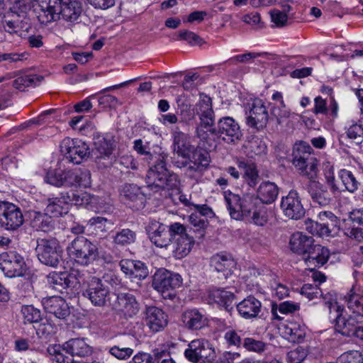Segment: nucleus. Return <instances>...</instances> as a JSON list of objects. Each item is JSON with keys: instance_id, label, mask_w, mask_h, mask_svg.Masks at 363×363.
<instances>
[{"instance_id": "423d86ee", "label": "nucleus", "mask_w": 363, "mask_h": 363, "mask_svg": "<svg viewBox=\"0 0 363 363\" xmlns=\"http://www.w3.org/2000/svg\"><path fill=\"white\" fill-rule=\"evenodd\" d=\"M184 356L192 363L211 362L216 358V352L209 341L199 338L189 343Z\"/></svg>"}, {"instance_id": "473e14b6", "label": "nucleus", "mask_w": 363, "mask_h": 363, "mask_svg": "<svg viewBox=\"0 0 363 363\" xmlns=\"http://www.w3.org/2000/svg\"><path fill=\"white\" fill-rule=\"evenodd\" d=\"M173 146L175 155L184 157H189L194 148L189 136L182 131H175L173 133Z\"/></svg>"}, {"instance_id": "4c0bfd02", "label": "nucleus", "mask_w": 363, "mask_h": 363, "mask_svg": "<svg viewBox=\"0 0 363 363\" xmlns=\"http://www.w3.org/2000/svg\"><path fill=\"white\" fill-rule=\"evenodd\" d=\"M62 350L72 357H86L91 353V347L84 339L74 338L69 340L63 345Z\"/></svg>"}, {"instance_id": "a878e982", "label": "nucleus", "mask_w": 363, "mask_h": 363, "mask_svg": "<svg viewBox=\"0 0 363 363\" xmlns=\"http://www.w3.org/2000/svg\"><path fill=\"white\" fill-rule=\"evenodd\" d=\"M182 321L184 326L190 330H201L208 324L207 317L197 309L184 311L182 315Z\"/></svg>"}, {"instance_id": "bb28decb", "label": "nucleus", "mask_w": 363, "mask_h": 363, "mask_svg": "<svg viewBox=\"0 0 363 363\" xmlns=\"http://www.w3.org/2000/svg\"><path fill=\"white\" fill-rule=\"evenodd\" d=\"M91 184V174L89 171L74 169L65 170L63 186L87 187Z\"/></svg>"}, {"instance_id": "5fc2aeb1", "label": "nucleus", "mask_w": 363, "mask_h": 363, "mask_svg": "<svg viewBox=\"0 0 363 363\" xmlns=\"http://www.w3.org/2000/svg\"><path fill=\"white\" fill-rule=\"evenodd\" d=\"M338 363H363V357L357 350H351L342 354L337 359Z\"/></svg>"}, {"instance_id": "6ab92c4d", "label": "nucleus", "mask_w": 363, "mask_h": 363, "mask_svg": "<svg viewBox=\"0 0 363 363\" xmlns=\"http://www.w3.org/2000/svg\"><path fill=\"white\" fill-rule=\"evenodd\" d=\"M135 342L134 336L125 335L116 345L108 347V353L117 359L127 360L133 354Z\"/></svg>"}, {"instance_id": "9d476101", "label": "nucleus", "mask_w": 363, "mask_h": 363, "mask_svg": "<svg viewBox=\"0 0 363 363\" xmlns=\"http://www.w3.org/2000/svg\"><path fill=\"white\" fill-rule=\"evenodd\" d=\"M60 148L67 160L77 164L86 160L90 154L89 149L85 143L69 138L62 140Z\"/></svg>"}, {"instance_id": "052dcab7", "label": "nucleus", "mask_w": 363, "mask_h": 363, "mask_svg": "<svg viewBox=\"0 0 363 363\" xmlns=\"http://www.w3.org/2000/svg\"><path fill=\"white\" fill-rule=\"evenodd\" d=\"M64 171L50 170L48 172L45 181L56 186H63Z\"/></svg>"}, {"instance_id": "774afa93", "label": "nucleus", "mask_w": 363, "mask_h": 363, "mask_svg": "<svg viewBox=\"0 0 363 363\" xmlns=\"http://www.w3.org/2000/svg\"><path fill=\"white\" fill-rule=\"evenodd\" d=\"M152 363H164L172 359L170 352L167 350L156 349L153 351Z\"/></svg>"}, {"instance_id": "f257e3e1", "label": "nucleus", "mask_w": 363, "mask_h": 363, "mask_svg": "<svg viewBox=\"0 0 363 363\" xmlns=\"http://www.w3.org/2000/svg\"><path fill=\"white\" fill-rule=\"evenodd\" d=\"M133 148L138 153L146 155L150 164L152 162V166L146 176V184L150 190L157 192L164 189H179L180 182L178 176L171 173L167 169L164 156L152 155L150 152L148 144H144L141 139L134 141Z\"/></svg>"}, {"instance_id": "09e8293b", "label": "nucleus", "mask_w": 363, "mask_h": 363, "mask_svg": "<svg viewBox=\"0 0 363 363\" xmlns=\"http://www.w3.org/2000/svg\"><path fill=\"white\" fill-rule=\"evenodd\" d=\"M338 176L348 191L354 193L357 190L360 183L352 172L343 169L339 172Z\"/></svg>"}, {"instance_id": "3c124183", "label": "nucleus", "mask_w": 363, "mask_h": 363, "mask_svg": "<svg viewBox=\"0 0 363 363\" xmlns=\"http://www.w3.org/2000/svg\"><path fill=\"white\" fill-rule=\"evenodd\" d=\"M21 311L24 323H38L42 320L40 311L33 306H23Z\"/></svg>"}, {"instance_id": "c85d7f7f", "label": "nucleus", "mask_w": 363, "mask_h": 363, "mask_svg": "<svg viewBox=\"0 0 363 363\" xmlns=\"http://www.w3.org/2000/svg\"><path fill=\"white\" fill-rule=\"evenodd\" d=\"M240 316L245 319H252L259 316L262 310L261 302L252 296H249L236 305Z\"/></svg>"}, {"instance_id": "1a4fd4ad", "label": "nucleus", "mask_w": 363, "mask_h": 363, "mask_svg": "<svg viewBox=\"0 0 363 363\" xmlns=\"http://www.w3.org/2000/svg\"><path fill=\"white\" fill-rule=\"evenodd\" d=\"M36 250L38 259L45 265L56 267L62 260V250L55 238L41 240Z\"/></svg>"}, {"instance_id": "2f4dec72", "label": "nucleus", "mask_w": 363, "mask_h": 363, "mask_svg": "<svg viewBox=\"0 0 363 363\" xmlns=\"http://www.w3.org/2000/svg\"><path fill=\"white\" fill-rule=\"evenodd\" d=\"M361 321L352 313L348 318L345 317L342 313H339L335 318V328L337 332L342 335L350 337L353 335L357 325Z\"/></svg>"}, {"instance_id": "20e7f679", "label": "nucleus", "mask_w": 363, "mask_h": 363, "mask_svg": "<svg viewBox=\"0 0 363 363\" xmlns=\"http://www.w3.org/2000/svg\"><path fill=\"white\" fill-rule=\"evenodd\" d=\"M182 284V278L179 274L167 270H160L154 275L152 286L164 298L173 299L176 296L175 290L179 288Z\"/></svg>"}, {"instance_id": "de8ad7c7", "label": "nucleus", "mask_w": 363, "mask_h": 363, "mask_svg": "<svg viewBox=\"0 0 363 363\" xmlns=\"http://www.w3.org/2000/svg\"><path fill=\"white\" fill-rule=\"evenodd\" d=\"M10 3V13L21 14L30 17L31 9L33 6V0H9Z\"/></svg>"}, {"instance_id": "4d7b16f0", "label": "nucleus", "mask_w": 363, "mask_h": 363, "mask_svg": "<svg viewBox=\"0 0 363 363\" xmlns=\"http://www.w3.org/2000/svg\"><path fill=\"white\" fill-rule=\"evenodd\" d=\"M346 134L356 144H360L363 141V128L361 125L354 123L350 125L347 130Z\"/></svg>"}, {"instance_id": "4be33fe9", "label": "nucleus", "mask_w": 363, "mask_h": 363, "mask_svg": "<svg viewBox=\"0 0 363 363\" xmlns=\"http://www.w3.org/2000/svg\"><path fill=\"white\" fill-rule=\"evenodd\" d=\"M2 24L5 31L10 34L28 31L31 27L30 17L9 13L7 16H5Z\"/></svg>"}, {"instance_id": "6e6552de", "label": "nucleus", "mask_w": 363, "mask_h": 363, "mask_svg": "<svg viewBox=\"0 0 363 363\" xmlns=\"http://www.w3.org/2000/svg\"><path fill=\"white\" fill-rule=\"evenodd\" d=\"M0 270L9 278L23 277L26 271L23 257L16 251L0 254Z\"/></svg>"}, {"instance_id": "39448f33", "label": "nucleus", "mask_w": 363, "mask_h": 363, "mask_svg": "<svg viewBox=\"0 0 363 363\" xmlns=\"http://www.w3.org/2000/svg\"><path fill=\"white\" fill-rule=\"evenodd\" d=\"M209 132L228 144H235L241 140L242 133L239 123L232 117L220 118L217 125L210 127Z\"/></svg>"}, {"instance_id": "a211bd4d", "label": "nucleus", "mask_w": 363, "mask_h": 363, "mask_svg": "<svg viewBox=\"0 0 363 363\" xmlns=\"http://www.w3.org/2000/svg\"><path fill=\"white\" fill-rule=\"evenodd\" d=\"M45 311L62 320L70 315V309L65 299L58 296L44 298L42 301Z\"/></svg>"}, {"instance_id": "603ef678", "label": "nucleus", "mask_w": 363, "mask_h": 363, "mask_svg": "<svg viewBox=\"0 0 363 363\" xmlns=\"http://www.w3.org/2000/svg\"><path fill=\"white\" fill-rule=\"evenodd\" d=\"M249 215H250V213ZM273 218L274 216L272 212L268 213L265 210H259L258 211H255L252 217L248 216L247 218H245L244 220L246 221L252 220V221L251 223L256 225L264 226L268 223L269 219Z\"/></svg>"}, {"instance_id": "393cba45", "label": "nucleus", "mask_w": 363, "mask_h": 363, "mask_svg": "<svg viewBox=\"0 0 363 363\" xmlns=\"http://www.w3.org/2000/svg\"><path fill=\"white\" fill-rule=\"evenodd\" d=\"M225 201L232 218L235 220L247 218L250 211L243 204L238 195L232 193L227 194L225 195Z\"/></svg>"}, {"instance_id": "f8f14e48", "label": "nucleus", "mask_w": 363, "mask_h": 363, "mask_svg": "<svg viewBox=\"0 0 363 363\" xmlns=\"http://www.w3.org/2000/svg\"><path fill=\"white\" fill-rule=\"evenodd\" d=\"M37 17L41 24H48L60 18V0H37Z\"/></svg>"}, {"instance_id": "f3484780", "label": "nucleus", "mask_w": 363, "mask_h": 363, "mask_svg": "<svg viewBox=\"0 0 363 363\" xmlns=\"http://www.w3.org/2000/svg\"><path fill=\"white\" fill-rule=\"evenodd\" d=\"M194 108L196 114L199 116L201 126L208 128L214 125V112L211 97L205 94H200L199 100Z\"/></svg>"}, {"instance_id": "e2e57ef3", "label": "nucleus", "mask_w": 363, "mask_h": 363, "mask_svg": "<svg viewBox=\"0 0 363 363\" xmlns=\"http://www.w3.org/2000/svg\"><path fill=\"white\" fill-rule=\"evenodd\" d=\"M271 114L277 119L278 124L280 125L284 119L289 118L291 116V113L284 104V106L280 105L273 106L271 110Z\"/></svg>"}, {"instance_id": "ddd939ff", "label": "nucleus", "mask_w": 363, "mask_h": 363, "mask_svg": "<svg viewBox=\"0 0 363 363\" xmlns=\"http://www.w3.org/2000/svg\"><path fill=\"white\" fill-rule=\"evenodd\" d=\"M269 120V114L262 100L256 99L253 101L247 117V125L257 130L266 127Z\"/></svg>"}, {"instance_id": "4468645a", "label": "nucleus", "mask_w": 363, "mask_h": 363, "mask_svg": "<svg viewBox=\"0 0 363 363\" xmlns=\"http://www.w3.org/2000/svg\"><path fill=\"white\" fill-rule=\"evenodd\" d=\"M281 207L289 219L299 220L305 214L301 199L295 190H291L286 196L282 198Z\"/></svg>"}, {"instance_id": "7c9ffc66", "label": "nucleus", "mask_w": 363, "mask_h": 363, "mask_svg": "<svg viewBox=\"0 0 363 363\" xmlns=\"http://www.w3.org/2000/svg\"><path fill=\"white\" fill-rule=\"evenodd\" d=\"M314 239L312 236L303 234L301 232L294 233L289 241V245L291 251L301 255L302 258L307 254L314 245Z\"/></svg>"}, {"instance_id": "aec40b11", "label": "nucleus", "mask_w": 363, "mask_h": 363, "mask_svg": "<svg viewBox=\"0 0 363 363\" xmlns=\"http://www.w3.org/2000/svg\"><path fill=\"white\" fill-rule=\"evenodd\" d=\"M144 320L146 325L153 333L164 330L168 323L167 315L156 306L146 308Z\"/></svg>"}, {"instance_id": "58836bf2", "label": "nucleus", "mask_w": 363, "mask_h": 363, "mask_svg": "<svg viewBox=\"0 0 363 363\" xmlns=\"http://www.w3.org/2000/svg\"><path fill=\"white\" fill-rule=\"evenodd\" d=\"M311 233L312 234L316 233L320 235L330 237L334 235L332 233L334 231V234L342 233L358 242L363 241V228H320V233H319L318 228H311Z\"/></svg>"}, {"instance_id": "b1692460", "label": "nucleus", "mask_w": 363, "mask_h": 363, "mask_svg": "<svg viewBox=\"0 0 363 363\" xmlns=\"http://www.w3.org/2000/svg\"><path fill=\"white\" fill-rule=\"evenodd\" d=\"M211 266L222 276L227 278L231 275L236 267V262L233 257L226 253H218L211 257Z\"/></svg>"}, {"instance_id": "f03ea898", "label": "nucleus", "mask_w": 363, "mask_h": 363, "mask_svg": "<svg viewBox=\"0 0 363 363\" xmlns=\"http://www.w3.org/2000/svg\"><path fill=\"white\" fill-rule=\"evenodd\" d=\"M69 196L65 194H61L60 196L49 198L45 213L38 211H28L26 213V220L30 221L31 227H48L54 224V217H57L68 211V205L70 203Z\"/></svg>"}, {"instance_id": "ea45409f", "label": "nucleus", "mask_w": 363, "mask_h": 363, "mask_svg": "<svg viewBox=\"0 0 363 363\" xmlns=\"http://www.w3.org/2000/svg\"><path fill=\"white\" fill-rule=\"evenodd\" d=\"M279 189L275 183L264 182L260 184L257 191V198L263 203L269 204L277 198Z\"/></svg>"}, {"instance_id": "49530a36", "label": "nucleus", "mask_w": 363, "mask_h": 363, "mask_svg": "<svg viewBox=\"0 0 363 363\" xmlns=\"http://www.w3.org/2000/svg\"><path fill=\"white\" fill-rule=\"evenodd\" d=\"M189 163L198 164L206 169L211 162L210 154L202 147H194L192 152L189 154Z\"/></svg>"}, {"instance_id": "e433bc0d", "label": "nucleus", "mask_w": 363, "mask_h": 363, "mask_svg": "<svg viewBox=\"0 0 363 363\" xmlns=\"http://www.w3.org/2000/svg\"><path fill=\"white\" fill-rule=\"evenodd\" d=\"M175 231V228H149L147 234L152 243L164 247L172 240Z\"/></svg>"}, {"instance_id": "9b49d317", "label": "nucleus", "mask_w": 363, "mask_h": 363, "mask_svg": "<svg viewBox=\"0 0 363 363\" xmlns=\"http://www.w3.org/2000/svg\"><path fill=\"white\" fill-rule=\"evenodd\" d=\"M109 289L101 279L91 277L87 282L86 288L83 291L82 295L87 298L95 306H104L108 300Z\"/></svg>"}, {"instance_id": "dca6fc26", "label": "nucleus", "mask_w": 363, "mask_h": 363, "mask_svg": "<svg viewBox=\"0 0 363 363\" xmlns=\"http://www.w3.org/2000/svg\"><path fill=\"white\" fill-rule=\"evenodd\" d=\"M172 240L173 255L176 259H182L188 255L194 245L193 236L186 232V228H177Z\"/></svg>"}, {"instance_id": "79ce46f5", "label": "nucleus", "mask_w": 363, "mask_h": 363, "mask_svg": "<svg viewBox=\"0 0 363 363\" xmlns=\"http://www.w3.org/2000/svg\"><path fill=\"white\" fill-rule=\"evenodd\" d=\"M238 167L243 174V178L250 186H255L259 179V174L256 165L251 162L239 160L237 162Z\"/></svg>"}, {"instance_id": "412c9836", "label": "nucleus", "mask_w": 363, "mask_h": 363, "mask_svg": "<svg viewBox=\"0 0 363 363\" xmlns=\"http://www.w3.org/2000/svg\"><path fill=\"white\" fill-rule=\"evenodd\" d=\"M116 310L121 311L125 316L132 318L140 311V303L135 296L130 293H119L114 303Z\"/></svg>"}, {"instance_id": "2eb2a0df", "label": "nucleus", "mask_w": 363, "mask_h": 363, "mask_svg": "<svg viewBox=\"0 0 363 363\" xmlns=\"http://www.w3.org/2000/svg\"><path fill=\"white\" fill-rule=\"evenodd\" d=\"M24 216L16 205L9 202L0 203V225L3 227H21Z\"/></svg>"}, {"instance_id": "864d4df0", "label": "nucleus", "mask_w": 363, "mask_h": 363, "mask_svg": "<svg viewBox=\"0 0 363 363\" xmlns=\"http://www.w3.org/2000/svg\"><path fill=\"white\" fill-rule=\"evenodd\" d=\"M135 240V233L130 228H124L118 233L114 238L116 244L125 245L133 242Z\"/></svg>"}, {"instance_id": "5701e85b", "label": "nucleus", "mask_w": 363, "mask_h": 363, "mask_svg": "<svg viewBox=\"0 0 363 363\" xmlns=\"http://www.w3.org/2000/svg\"><path fill=\"white\" fill-rule=\"evenodd\" d=\"M301 294L309 300H313L318 296H320L323 304L328 308L330 313H331L332 308H337V311L340 308V306H337L336 298L334 294L329 292L323 295L321 290L316 285L305 284L301 289Z\"/></svg>"}, {"instance_id": "8fccbe9b", "label": "nucleus", "mask_w": 363, "mask_h": 363, "mask_svg": "<svg viewBox=\"0 0 363 363\" xmlns=\"http://www.w3.org/2000/svg\"><path fill=\"white\" fill-rule=\"evenodd\" d=\"M40 82V77L36 74H24L14 79L13 86L16 89L24 91L27 87L35 86Z\"/></svg>"}, {"instance_id": "c03bdc74", "label": "nucleus", "mask_w": 363, "mask_h": 363, "mask_svg": "<svg viewBox=\"0 0 363 363\" xmlns=\"http://www.w3.org/2000/svg\"><path fill=\"white\" fill-rule=\"evenodd\" d=\"M48 283L55 291L60 293L63 292V290L70 286V279L67 273H57L53 272L50 274L48 277Z\"/></svg>"}, {"instance_id": "7ed1b4c3", "label": "nucleus", "mask_w": 363, "mask_h": 363, "mask_svg": "<svg viewBox=\"0 0 363 363\" xmlns=\"http://www.w3.org/2000/svg\"><path fill=\"white\" fill-rule=\"evenodd\" d=\"M312 152L310 145L303 141L295 143L292 150V164L300 175L308 179H315L318 172V161Z\"/></svg>"}, {"instance_id": "f704fd0d", "label": "nucleus", "mask_w": 363, "mask_h": 363, "mask_svg": "<svg viewBox=\"0 0 363 363\" xmlns=\"http://www.w3.org/2000/svg\"><path fill=\"white\" fill-rule=\"evenodd\" d=\"M60 17L67 21H74L79 18L82 9L79 0H60Z\"/></svg>"}, {"instance_id": "c9c22d12", "label": "nucleus", "mask_w": 363, "mask_h": 363, "mask_svg": "<svg viewBox=\"0 0 363 363\" xmlns=\"http://www.w3.org/2000/svg\"><path fill=\"white\" fill-rule=\"evenodd\" d=\"M209 299L230 312L233 308L235 295L223 289H215L209 292Z\"/></svg>"}, {"instance_id": "13d9d810", "label": "nucleus", "mask_w": 363, "mask_h": 363, "mask_svg": "<svg viewBox=\"0 0 363 363\" xmlns=\"http://www.w3.org/2000/svg\"><path fill=\"white\" fill-rule=\"evenodd\" d=\"M243 347L248 351L261 353L265 350L266 344L262 341L247 337L243 340Z\"/></svg>"}, {"instance_id": "680f3d73", "label": "nucleus", "mask_w": 363, "mask_h": 363, "mask_svg": "<svg viewBox=\"0 0 363 363\" xmlns=\"http://www.w3.org/2000/svg\"><path fill=\"white\" fill-rule=\"evenodd\" d=\"M307 356V351L303 347H298L287 353L289 363H301Z\"/></svg>"}, {"instance_id": "c756f323", "label": "nucleus", "mask_w": 363, "mask_h": 363, "mask_svg": "<svg viewBox=\"0 0 363 363\" xmlns=\"http://www.w3.org/2000/svg\"><path fill=\"white\" fill-rule=\"evenodd\" d=\"M306 189L313 202L320 206H326L330 202V196L326 187L315 179H309L306 184Z\"/></svg>"}, {"instance_id": "6e6d98bb", "label": "nucleus", "mask_w": 363, "mask_h": 363, "mask_svg": "<svg viewBox=\"0 0 363 363\" xmlns=\"http://www.w3.org/2000/svg\"><path fill=\"white\" fill-rule=\"evenodd\" d=\"M176 40H185L191 45H202L204 43L200 36L189 30L180 31Z\"/></svg>"}, {"instance_id": "72a5a7b5", "label": "nucleus", "mask_w": 363, "mask_h": 363, "mask_svg": "<svg viewBox=\"0 0 363 363\" xmlns=\"http://www.w3.org/2000/svg\"><path fill=\"white\" fill-rule=\"evenodd\" d=\"M279 330L285 339L294 343L302 342L306 335L305 328L295 322L281 325Z\"/></svg>"}, {"instance_id": "0e129e2a", "label": "nucleus", "mask_w": 363, "mask_h": 363, "mask_svg": "<svg viewBox=\"0 0 363 363\" xmlns=\"http://www.w3.org/2000/svg\"><path fill=\"white\" fill-rule=\"evenodd\" d=\"M67 196H69L70 201L69 203H73L77 206H82L87 204L89 201V195L82 191H70L66 193Z\"/></svg>"}, {"instance_id": "cd10ccee", "label": "nucleus", "mask_w": 363, "mask_h": 363, "mask_svg": "<svg viewBox=\"0 0 363 363\" xmlns=\"http://www.w3.org/2000/svg\"><path fill=\"white\" fill-rule=\"evenodd\" d=\"M330 257L328 248L320 245L315 244L308 251L303 259L308 267H319L324 265Z\"/></svg>"}, {"instance_id": "69168bd1", "label": "nucleus", "mask_w": 363, "mask_h": 363, "mask_svg": "<svg viewBox=\"0 0 363 363\" xmlns=\"http://www.w3.org/2000/svg\"><path fill=\"white\" fill-rule=\"evenodd\" d=\"M324 170L326 182L330 186L331 191L334 193L338 191L340 189L335 184L333 166L330 162H327L325 164Z\"/></svg>"}, {"instance_id": "a19ab883", "label": "nucleus", "mask_w": 363, "mask_h": 363, "mask_svg": "<svg viewBox=\"0 0 363 363\" xmlns=\"http://www.w3.org/2000/svg\"><path fill=\"white\" fill-rule=\"evenodd\" d=\"M120 195L125 202H136L140 206L144 201V195L140 188L136 184H125L120 192Z\"/></svg>"}, {"instance_id": "37998d69", "label": "nucleus", "mask_w": 363, "mask_h": 363, "mask_svg": "<svg viewBox=\"0 0 363 363\" xmlns=\"http://www.w3.org/2000/svg\"><path fill=\"white\" fill-rule=\"evenodd\" d=\"M94 144L101 157H109L113 152V140L111 135H98L94 138Z\"/></svg>"}, {"instance_id": "bf43d9fd", "label": "nucleus", "mask_w": 363, "mask_h": 363, "mask_svg": "<svg viewBox=\"0 0 363 363\" xmlns=\"http://www.w3.org/2000/svg\"><path fill=\"white\" fill-rule=\"evenodd\" d=\"M149 272L147 267L141 261L134 262V268L133 269L130 278L138 279L142 280L145 279L148 276Z\"/></svg>"}, {"instance_id": "0eeeda50", "label": "nucleus", "mask_w": 363, "mask_h": 363, "mask_svg": "<svg viewBox=\"0 0 363 363\" xmlns=\"http://www.w3.org/2000/svg\"><path fill=\"white\" fill-rule=\"evenodd\" d=\"M68 250L70 256L82 265H88L96 260L97 247L83 236L75 238Z\"/></svg>"}, {"instance_id": "338daca9", "label": "nucleus", "mask_w": 363, "mask_h": 363, "mask_svg": "<svg viewBox=\"0 0 363 363\" xmlns=\"http://www.w3.org/2000/svg\"><path fill=\"white\" fill-rule=\"evenodd\" d=\"M240 359V353L225 351L219 355L216 363H238Z\"/></svg>"}, {"instance_id": "a18cd8bd", "label": "nucleus", "mask_w": 363, "mask_h": 363, "mask_svg": "<svg viewBox=\"0 0 363 363\" xmlns=\"http://www.w3.org/2000/svg\"><path fill=\"white\" fill-rule=\"evenodd\" d=\"M347 308L354 317L359 320L363 318V296L352 293L349 294L347 298Z\"/></svg>"}]
</instances>
